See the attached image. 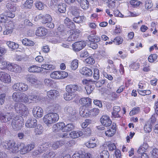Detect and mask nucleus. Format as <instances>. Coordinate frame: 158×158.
<instances>
[{
  "instance_id": "obj_56",
  "label": "nucleus",
  "mask_w": 158,
  "mask_h": 158,
  "mask_svg": "<svg viewBox=\"0 0 158 158\" xmlns=\"http://www.w3.org/2000/svg\"><path fill=\"white\" fill-rule=\"evenodd\" d=\"M139 107L134 108L130 112L129 114L131 116L137 114L139 112Z\"/></svg>"
},
{
  "instance_id": "obj_19",
  "label": "nucleus",
  "mask_w": 158,
  "mask_h": 158,
  "mask_svg": "<svg viewBox=\"0 0 158 158\" xmlns=\"http://www.w3.org/2000/svg\"><path fill=\"white\" fill-rule=\"evenodd\" d=\"M83 134V132L81 131H73L70 133L69 135L72 138L75 139L82 136Z\"/></svg>"
},
{
  "instance_id": "obj_49",
  "label": "nucleus",
  "mask_w": 158,
  "mask_h": 158,
  "mask_svg": "<svg viewBox=\"0 0 158 158\" xmlns=\"http://www.w3.org/2000/svg\"><path fill=\"white\" fill-rule=\"evenodd\" d=\"M145 7L146 9H149L151 8L153 6V4L151 0H146L145 1Z\"/></svg>"
},
{
  "instance_id": "obj_45",
  "label": "nucleus",
  "mask_w": 158,
  "mask_h": 158,
  "mask_svg": "<svg viewBox=\"0 0 158 158\" xmlns=\"http://www.w3.org/2000/svg\"><path fill=\"white\" fill-rule=\"evenodd\" d=\"M78 60H74L71 63V68L75 70L78 67Z\"/></svg>"
},
{
  "instance_id": "obj_22",
  "label": "nucleus",
  "mask_w": 158,
  "mask_h": 158,
  "mask_svg": "<svg viewBox=\"0 0 158 158\" xmlns=\"http://www.w3.org/2000/svg\"><path fill=\"white\" fill-rule=\"evenodd\" d=\"M66 5L64 3H60L58 6V11L60 13H64L66 11Z\"/></svg>"
},
{
  "instance_id": "obj_18",
  "label": "nucleus",
  "mask_w": 158,
  "mask_h": 158,
  "mask_svg": "<svg viewBox=\"0 0 158 158\" xmlns=\"http://www.w3.org/2000/svg\"><path fill=\"white\" fill-rule=\"evenodd\" d=\"M80 4L81 7L84 9L86 10L89 7V3L87 0H77Z\"/></svg>"
},
{
  "instance_id": "obj_64",
  "label": "nucleus",
  "mask_w": 158,
  "mask_h": 158,
  "mask_svg": "<svg viewBox=\"0 0 158 158\" xmlns=\"http://www.w3.org/2000/svg\"><path fill=\"white\" fill-rule=\"evenodd\" d=\"M152 155L154 158H158V149H153L152 151Z\"/></svg>"
},
{
  "instance_id": "obj_51",
  "label": "nucleus",
  "mask_w": 158,
  "mask_h": 158,
  "mask_svg": "<svg viewBox=\"0 0 158 158\" xmlns=\"http://www.w3.org/2000/svg\"><path fill=\"white\" fill-rule=\"evenodd\" d=\"M85 62L89 64H92L95 62V60L92 56H90L85 60Z\"/></svg>"
},
{
  "instance_id": "obj_34",
  "label": "nucleus",
  "mask_w": 158,
  "mask_h": 158,
  "mask_svg": "<svg viewBox=\"0 0 158 158\" xmlns=\"http://www.w3.org/2000/svg\"><path fill=\"white\" fill-rule=\"evenodd\" d=\"M80 10L76 6H72L71 7V13L74 16H77L79 15Z\"/></svg>"
},
{
  "instance_id": "obj_11",
  "label": "nucleus",
  "mask_w": 158,
  "mask_h": 158,
  "mask_svg": "<svg viewBox=\"0 0 158 158\" xmlns=\"http://www.w3.org/2000/svg\"><path fill=\"white\" fill-rule=\"evenodd\" d=\"M47 30L43 27H38L35 32L36 35L38 36H45L47 33Z\"/></svg>"
},
{
  "instance_id": "obj_33",
  "label": "nucleus",
  "mask_w": 158,
  "mask_h": 158,
  "mask_svg": "<svg viewBox=\"0 0 158 158\" xmlns=\"http://www.w3.org/2000/svg\"><path fill=\"white\" fill-rule=\"evenodd\" d=\"M74 126L73 124L69 123L66 125H65L64 129H63L64 132L70 131L74 129Z\"/></svg>"
},
{
  "instance_id": "obj_28",
  "label": "nucleus",
  "mask_w": 158,
  "mask_h": 158,
  "mask_svg": "<svg viewBox=\"0 0 158 158\" xmlns=\"http://www.w3.org/2000/svg\"><path fill=\"white\" fill-rule=\"evenodd\" d=\"M21 93L20 92H15L13 93L12 98L13 100L16 102H20V96Z\"/></svg>"
},
{
  "instance_id": "obj_57",
  "label": "nucleus",
  "mask_w": 158,
  "mask_h": 158,
  "mask_svg": "<svg viewBox=\"0 0 158 158\" xmlns=\"http://www.w3.org/2000/svg\"><path fill=\"white\" fill-rule=\"evenodd\" d=\"M59 74H60V79L65 78L68 75V73L64 71L59 72Z\"/></svg>"
},
{
  "instance_id": "obj_1",
  "label": "nucleus",
  "mask_w": 158,
  "mask_h": 158,
  "mask_svg": "<svg viewBox=\"0 0 158 158\" xmlns=\"http://www.w3.org/2000/svg\"><path fill=\"white\" fill-rule=\"evenodd\" d=\"M59 118L58 115L54 113H50L47 114L43 118L44 123L48 125L56 122Z\"/></svg>"
},
{
  "instance_id": "obj_15",
  "label": "nucleus",
  "mask_w": 158,
  "mask_h": 158,
  "mask_svg": "<svg viewBox=\"0 0 158 158\" xmlns=\"http://www.w3.org/2000/svg\"><path fill=\"white\" fill-rule=\"evenodd\" d=\"M10 19V14L5 13L4 15H0V24L9 22Z\"/></svg>"
},
{
  "instance_id": "obj_40",
  "label": "nucleus",
  "mask_w": 158,
  "mask_h": 158,
  "mask_svg": "<svg viewBox=\"0 0 158 158\" xmlns=\"http://www.w3.org/2000/svg\"><path fill=\"white\" fill-rule=\"evenodd\" d=\"M85 88L88 94H90L94 89V85H87L85 87Z\"/></svg>"
},
{
  "instance_id": "obj_24",
  "label": "nucleus",
  "mask_w": 158,
  "mask_h": 158,
  "mask_svg": "<svg viewBox=\"0 0 158 158\" xmlns=\"http://www.w3.org/2000/svg\"><path fill=\"white\" fill-rule=\"evenodd\" d=\"M88 39L91 42H98L100 40L99 37L96 35H94L93 34L89 35L88 36Z\"/></svg>"
},
{
  "instance_id": "obj_25",
  "label": "nucleus",
  "mask_w": 158,
  "mask_h": 158,
  "mask_svg": "<svg viewBox=\"0 0 158 158\" xmlns=\"http://www.w3.org/2000/svg\"><path fill=\"white\" fill-rule=\"evenodd\" d=\"M22 43L24 45L27 46H32L35 44L34 42L27 38L23 39L22 40Z\"/></svg>"
},
{
  "instance_id": "obj_38",
  "label": "nucleus",
  "mask_w": 158,
  "mask_h": 158,
  "mask_svg": "<svg viewBox=\"0 0 158 158\" xmlns=\"http://www.w3.org/2000/svg\"><path fill=\"white\" fill-rule=\"evenodd\" d=\"M24 103L29 102L28 96L26 94L23 93H21L20 96V101Z\"/></svg>"
},
{
  "instance_id": "obj_31",
  "label": "nucleus",
  "mask_w": 158,
  "mask_h": 158,
  "mask_svg": "<svg viewBox=\"0 0 158 158\" xmlns=\"http://www.w3.org/2000/svg\"><path fill=\"white\" fill-rule=\"evenodd\" d=\"M85 18V17L83 16H78V15L77 16H75L73 18V21L77 23H81L83 22Z\"/></svg>"
},
{
  "instance_id": "obj_53",
  "label": "nucleus",
  "mask_w": 158,
  "mask_h": 158,
  "mask_svg": "<svg viewBox=\"0 0 158 158\" xmlns=\"http://www.w3.org/2000/svg\"><path fill=\"white\" fill-rule=\"evenodd\" d=\"M157 56L156 54L151 55L148 58V60L150 62H153L157 59Z\"/></svg>"
},
{
  "instance_id": "obj_4",
  "label": "nucleus",
  "mask_w": 158,
  "mask_h": 158,
  "mask_svg": "<svg viewBox=\"0 0 158 158\" xmlns=\"http://www.w3.org/2000/svg\"><path fill=\"white\" fill-rule=\"evenodd\" d=\"M86 43L85 41L77 42L73 44V49L75 51L78 52L83 48L86 46Z\"/></svg>"
},
{
  "instance_id": "obj_35",
  "label": "nucleus",
  "mask_w": 158,
  "mask_h": 158,
  "mask_svg": "<svg viewBox=\"0 0 158 158\" xmlns=\"http://www.w3.org/2000/svg\"><path fill=\"white\" fill-rule=\"evenodd\" d=\"M99 111L98 108H93L89 110V115L90 117L95 116L99 113Z\"/></svg>"
},
{
  "instance_id": "obj_32",
  "label": "nucleus",
  "mask_w": 158,
  "mask_h": 158,
  "mask_svg": "<svg viewBox=\"0 0 158 158\" xmlns=\"http://www.w3.org/2000/svg\"><path fill=\"white\" fill-rule=\"evenodd\" d=\"M43 131V127L40 124L37 125L34 130V132L35 135H40L42 133Z\"/></svg>"
},
{
  "instance_id": "obj_29",
  "label": "nucleus",
  "mask_w": 158,
  "mask_h": 158,
  "mask_svg": "<svg viewBox=\"0 0 158 158\" xmlns=\"http://www.w3.org/2000/svg\"><path fill=\"white\" fill-rule=\"evenodd\" d=\"M151 123L150 121L147 122L144 126V129L146 133H149L152 130Z\"/></svg>"
},
{
  "instance_id": "obj_36",
  "label": "nucleus",
  "mask_w": 158,
  "mask_h": 158,
  "mask_svg": "<svg viewBox=\"0 0 158 158\" xmlns=\"http://www.w3.org/2000/svg\"><path fill=\"white\" fill-rule=\"evenodd\" d=\"M52 20V18L51 16L48 14H46L44 16V19L42 21V23L43 24H46L48 22H51Z\"/></svg>"
},
{
  "instance_id": "obj_17",
  "label": "nucleus",
  "mask_w": 158,
  "mask_h": 158,
  "mask_svg": "<svg viewBox=\"0 0 158 158\" xmlns=\"http://www.w3.org/2000/svg\"><path fill=\"white\" fill-rule=\"evenodd\" d=\"M91 99L89 98H82L81 99L80 102L83 106L89 107L91 104Z\"/></svg>"
},
{
  "instance_id": "obj_7",
  "label": "nucleus",
  "mask_w": 158,
  "mask_h": 158,
  "mask_svg": "<svg viewBox=\"0 0 158 158\" xmlns=\"http://www.w3.org/2000/svg\"><path fill=\"white\" fill-rule=\"evenodd\" d=\"M80 32V31L78 29L71 31L70 35L67 38V40L68 41H71L77 39L78 37Z\"/></svg>"
},
{
  "instance_id": "obj_52",
  "label": "nucleus",
  "mask_w": 158,
  "mask_h": 158,
  "mask_svg": "<svg viewBox=\"0 0 158 158\" xmlns=\"http://www.w3.org/2000/svg\"><path fill=\"white\" fill-rule=\"evenodd\" d=\"M139 63H133L130 65L131 69L136 70L139 68Z\"/></svg>"
},
{
  "instance_id": "obj_55",
  "label": "nucleus",
  "mask_w": 158,
  "mask_h": 158,
  "mask_svg": "<svg viewBox=\"0 0 158 158\" xmlns=\"http://www.w3.org/2000/svg\"><path fill=\"white\" fill-rule=\"evenodd\" d=\"M94 77L96 80H98L99 78V70L97 69H95L94 70Z\"/></svg>"
},
{
  "instance_id": "obj_42",
  "label": "nucleus",
  "mask_w": 158,
  "mask_h": 158,
  "mask_svg": "<svg viewBox=\"0 0 158 158\" xmlns=\"http://www.w3.org/2000/svg\"><path fill=\"white\" fill-rule=\"evenodd\" d=\"M64 23L66 26H70L72 27L74 26V24L73 22L69 18H66L64 20Z\"/></svg>"
},
{
  "instance_id": "obj_50",
  "label": "nucleus",
  "mask_w": 158,
  "mask_h": 158,
  "mask_svg": "<svg viewBox=\"0 0 158 158\" xmlns=\"http://www.w3.org/2000/svg\"><path fill=\"white\" fill-rule=\"evenodd\" d=\"M116 0H108L107 3H108V6L110 8H114L115 6Z\"/></svg>"
},
{
  "instance_id": "obj_46",
  "label": "nucleus",
  "mask_w": 158,
  "mask_h": 158,
  "mask_svg": "<svg viewBox=\"0 0 158 158\" xmlns=\"http://www.w3.org/2000/svg\"><path fill=\"white\" fill-rule=\"evenodd\" d=\"M20 91L21 92H24L28 90V85L24 83H20Z\"/></svg>"
},
{
  "instance_id": "obj_8",
  "label": "nucleus",
  "mask_w": 158,
  "mask_h": 158,
  "mask_svg": "<svg viewBox=\"0 0 158 158\" xmlns=\"http://www.w3.org/2000/svg\"><path fill=\"white\" fill-rule=\"evenodd\" d=\"M101 122L102 125L106 127L110 126L112 121L109 116L107 115H103L101 118Z\"/></svg>"
},
{
  "instance_id": "obj_9",
  "label": "nucleus",
  "mask_w": 158,
  "mask_h": 158,
  "mask_svg": "<svg viewBox=\"0 0 158 158\" xmlns=\"http://www.w3.org/2000/svg\"><path fill=\"white\" fill-rule=\"evenodd\" d=\"M0 80L4 83H9L10 82V76L5 72H0Z\"/></svg>"
},
{
  "instance_id": "obj_10",
  "label": "nucleus",
  "mask_w": 158,
  "mask_h": 158,
  "mask_svg": "<svg viewBox=\"0 0 158 158\" xmlns=\"http://www.w3.org/2000/svg\"><path fill=\"white\" fill-rule=\"evenodd\" d=\"M26 79L27 81L31 84L36 85L39 84L40 81L34 76L32 75H28L27 76Z\"/></svg>"
},
{
  "instance_id": "obj_13",
  "label": "nucleus",
  "mask_w": 158,
  "mask_h": 158,
  "mask_svg": "<svg viewBox=\"0 0 158 158\" xmlns=\"http://www.w3.org/2000/svg\"><path fill=\"white\" fill-rule=\"evenodd\" d=\"M80 72L82 74L86 77L91 76L92 75L93 72L92 70L86 67H84L80 70Z\"/></svg>"
},
{
  "instance_id": "obj_20",
  "label": "nucleus",
  "mask_w": 158,
  "mask_h": 158,
  "mask_svg": "<svg viewBox=\"0 0 158 158\" xmlns=\"http://www.w3.org/2000/svg\"><path fill=\"white\" fill-rule=\"evenodd\" d=\"M19 149V146L15 142L12 141L10 143V151L13 153L17 152Z\"/></svg>"
},
{
  "instance_id": "obj_27",
  "label": "nucleus",
  "mask_w": 158,
  "mask_h": 158,
  "mask_svg": "<svg viewBox=\"0 0 158 158\" xmlns=\"http://www.w3.org/2000/svg\"><path fill=\"white\" fill-rule=\"evenodd\" d=\"M41 68L35 65H33L28 68V71L30 72H40L43 71Z\"/></svg>"
},
{
  "instance_id": "obj_62",
  "label": "nucleus",
  "mask_w": 158,
  "mask_h": 158,
  "mask_svg": "<svg viewBox=\"0 0 158 158\" xmlns=\"http://www.w3.org/2000/svg\"><path fill=\"white\" fill-rule=\"evenodd\" d=\"M105 82V80H100L96 83V86L97 87H100L104 84Z\"/></svg>"
},
{
  "instance_id": "obj_30",
  "label": "nucleus",
  "mask_w": 158,
  "mask_h": 158,
  "mask_svg": "<svg viewBox=\"0 0 158 158\" xmlns=\"http://www.w3.org/2000/svg\"><path fill=\"white\" fill-rule=\"evenodd\" d=\"M76 96L75 94L67 92L64 96V99L66 100L69 101L74 98Z\"/></svg>"
},
{
  "instance_id": "obj_41",
  "label": "nucleus",
  "mask_w": 158,
  "mask_h": 158,
  "mask_svg": "<svg viewBox=\"0 0 158 158\" xmlns=\"http://www.w3.org/2000/svg\"><path fill=\"white\" fill-rule=\"evenodd\" d=\"M62 141H57L52 144V147L53 149H56L61 146L64 143Z\"/></svg>"
},
{
  "instance_id": "obj_12",
  "label": "nucleus",
  "mask_w": 158,
  "mask_h": 158,
  "mask_svg": "<svg viewBox=\"0 0 158 158\" xmlns=\"http://www.w3.org/2000/svg\"><path fill=\"white\" fill-rule=\"evenodd\" d=\"M116 131V125L113 123L111 127H110L109 129L106 131L105 133L106 136L108 137H110L114 135Z\"/></svg>"
},
{
  "instance_id": "obj_43",
  "label": "nucleus",
  "mask_w": 158,
  "mask_h": 158,
  "mask_svg": "<svg viewBox=\"0 0 158 158\" xmlns=\"http://www.w3.org/2000/svg\"><path fill=\"white\" fill-rule=\"evenodd\" d=\"M147 147V146L146 144H143V145L141 146L138 150V152L139 154L144 153H143L145 152Z\"/></svg>"
},
{
  "instance_id": "obj_37",
  "label": "nucleus",
  "mask_w": 158,
  "mask_h": 158,
  "mask_svg": "<svg viewBox=\"0 0 158 158\" xmlns=\"http://www.w3.org/2000/svg\"><path fill=\"white\" fill-rule=\"evenodd\" d=\"M85 145L89 148H94L97 146V143H95V142L90 140L85 143Z\"/></svg>"
},
{
  "instance_id": "obj_44",
  "label": "nucleus",
  "mask_w": 158,
  "mask_h": 158,
  "mask_svg": "<svg viewBox=\"0 0 158 158\" xmlns=\"http://www.w3.org/2000/svg\"><path fill=\"white\" fill-rule=\"evenodd\" d=\"M101 158H109L110 155L106 150H103L100 153Z\"/></svg>"
},
{
  "instance_id": "obj_59",
  "label": "nucleus",
  "mask_w": 158,
  "mask_h": 158,
  "mask_svg": "<svg viewBox=\"0 0 158 158\" xmlns=\"http://www.w3.org/2000/svg\"><path fill=\"white\" fill-rule=\"evenodd\" d=\"M123 41L122 38L120 37H117L114 40V42L118 44H121Z\"/></svg>"
},
{
  "instance_id": "obj_23",
  "label": "nucleus",
  "mask_w": 158,
  "mask_h": 158,
  "mask_svg": "<svg viewBox=\"0 0 158 158\" xmlns=\"http://www.w3.org/2000/svg\"><path fill=\"white\" fill-rule=\"evenodd\" d=\"M32 0H27L25 3L22 6V8L23 9H30L33 4Z\"/></svg>"
},
{
  "instance_id": "obj_26",
  "label": "nucleus",
  "mask_w": 158,
  "mask_h": 158,
  "mask_svg": "<svg viewBox=\"0 0 158 158\" xmlns=\"http://www.w3.org/2000/svg\"><path fill=\"white\" fill-rule=\"evenodd\" d=\"M21 70V68L19 66L14 64H10V71L19 72Z\"/></svg>"
},
{
  "instance_id": "obj_61",
  "label": "nucleus",
  "mask_w": 158,
  "mask_h": 158,
  "mask_svg": "<svg viewBox=\"0 0 158 158\" xmlns=\"http://www.w3.org/2000/svg\"><path fill=\"white\" fill-rule=\"evenodd\" d=\"M107 145L110 151H113L116 148V146L114 143H108Z\"/></svg>"
},
{
  "instance_id": "obj_39",
  "label": "nucleus",
  "mask_w": 158,
  "mask_h": 158,
  "mask_svg": "<svg viewBox=\"0 0 158 158\" xmlns=\"http://www.w3.org/2000/svg\"><path fill=\"white\" fill-rule=\"evenodd\" d=\"M49 107L54 111L57 110L60 107L59 105L56 104L54 101L52 103L50 104Z\"/></svg>"
},
{
  "instance_id": "obj_60",
  "label": "nucleus",
  "mask_w": 158,
  "mask_h": 158,
  "mask_svg": "<svg viewBox=\"0 0 158 158\" xmlns=\"http://www.w3.org/2000/svg\"><path fill=\"white\" fill-rule=\"evenodd\" d=\"M57 124L59 131L61 130L62 132H64V130L63 129H64V127H65V123L63 122H62L57 123Z\"/></svg>"
},
{
  "instance_id": "obj_63",
  "label": "nucleus",
  "mask_w": 158,
  "mask_h": 158,
  "mask_svg": "<svg viewBox=\"0 0 158 158\" xmlns=\"http://www.w3.org/2000/svg\"><path fill=\"white\" fill-rule=\"evenodd\" d=\"M20 83H17L15 84L13 86V88L15 90L17 91H20Z\"/></svg>"
},
{
  "instance_id": "obj_54",
  "label": "nucleus",
  "mask_w": 158,
  "mask_h": 158,
  "mask_svg": "<svg viewBox=\"0 0 158 158\" xmlns=\"http://www.w3.org/2000/svg\"><path fill=\"white\" fill-rule=\"evenodd\" d=\"M53 155L54 153L52 152L46 153L43 154L42 158H52V156H53Z\"/></svg>"
},
{
  "instance_id": "obj_21",
  "label": "nucleus",
  "mask_w": 158,
  "mask_h": 158,
  "mask_svg": "<svg viewBox=\"0 0 158 158\" xmlns=\"http://www.w3.org/2000/svg\"><path fill=\"white\" fill-rule=\"evenodd\" d=\"M19 148L20 152L22 154H24L29 152V150L27 146H25L24 144L23 143H20L19 145Z\"/></svg>"
},
{
  "instance_id": "obj_2",
  "label": "nucleus",
  "mask_w": 158,
  "mask_h": 158,
  "mask_svg": "<svg viewBox=\"0 0 158 158\" xmlns=\"http://www.w3.org/2000/svg\"><path fill=\"white\" fill-rule=\"evenodd\" d=\"M14 108L16 111L20 115H27L28 114V109L23 104L16 103L14 105Z\"/></svg>"
},
{
  "instance_id": "obj_47",
  "label": "nucleus",
  "mask_w": 158,
  "mask_h": 158,
  "mask_svg": "<svg viewBox=\"0 0 158 158\" xmlns=\"http://www.w3.org/2000/svg\"><path fill=\"white\" fill-rule=\"evenodd\" d=\"M35 7L39 10H42L44 8V5L40 2H37L35 4Z\"/></svg>"
},
{
  "instance_id": "obj_48",
  "label": "nucleus",
  "mask_w": 158,
  "mask_h": 158,
  "mask_svg": "<svg viewBox=\"0 0 158 158\" xmlns=\"http://www.w3.org/2000/svg\"><path fill=\"white\" fill-rule=\"evenodd\" d=\"M59 72L55 71L53 72L50 74V77L51 78L55 79H60V74Z\"/></svg>"
},
{
  "instance_id": "obj_3",
  "label": "nucleus",
  "mask_w": 158,
  "mask_h": 158,
  "mask_svg": "<svg viewBox=\"0 0 158 158\" xmlns=\"http://www.w3.org/2000/svg\"><path fill=\"white\" fill-rule=\"evenodd\" d=\"M64 111L67 114L69 119L73 121L77 118V113L74 108L71 106H66L64 108Z\"/></svg>"
},
{
  "instance_id": "obj_58",
  "label": "nucleus",
  "mask_w": 158,
  "mask_h": 158,
  "mask_svg": "<svg viewBox=\"0 0 158 158\" xmlns=\"http://www.w3.org/2000/svg\"><path fill=\"white\" fill-rule=\"evenodd\" d=\"M17 122L18 121L15 120H13L12 122L11 125L12 127L15 130H19V128L17 125Z\"/></svg>"
},
{
  "instance_id": "obj_16",
  "label": "nucleus",
  "mask_w": 158,
  "mask_h": 158,
  "mask_svg": "<svg viewBox=\"0 0 158 158\" xmlns=\"http://www.w3.org/2000/svg\"><path fill=\"white\" fill-rule=\"evenodd\" d=\"M48 97L51 99H54L59 95V92L55 90H51L47 93Z\"/></svg>"
},
{
  "instance_id": "obj_6",
  "label": "nucleus",
  "mask_w": 158,
  "mask_h": 158,
  "mask_svg": "<svg viewBox=\"0 0 158 158\" xmlns=\"http://www.w3.org/2000/svg\"><path fill=\"white\" fill-rule=\"evenodd\" d=\"M66 89L68 92L75 94L77 91H80L81 88L76 85H69L66 86Z\"/></svg>"
},
{
  "instance_id": "obj_14",
  "label": "nucleus",
  "mask_w": 158,
  "mask_h": 158,
  "mask_svg": "<svg viewBox=\"0 0 158 158\" xmlns=\"http://www.w3.org/2000/svg\"><path fill=\"white\" fill-rule=\"evenodd\" d=\"M37 121L35 119H28L26 123V127L31 128L35 127L37 125Z\"/></svg>"
},
{
  "instance_id": "obj_5",
  "label": "nucleus",
  "mask_w": 158,
  "mask_h": 158,
  "mask_svg": "<svg viewBox=\"0 0 158 158\" xmlns=\"http://www.w3.org/2000/svg\"><path fill=\"white\" fill-rule=\"evenodd\" d=\"M43 112L42 109L38 106L34 107L32 110L33 116L37 118L41 117L43 115Z\"/></svg>"
}]
</instances>
